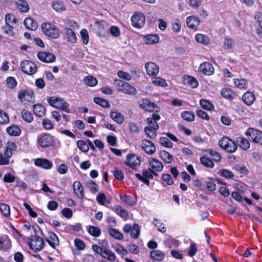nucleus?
I'll use <instances>...</instances> for the list:
<instances>
[{"mask_svg": "<svg viewBox=\"0 0 262 262\" xmlns=\"http://www.w3.org/2000/svg\"><path fill=\"white\" fill-rule=\"evenodd\" d=\"M219 145L220 147L230 153L235 152L237 148L235 142L227 137H224L219 140Z\"/></svg>", "mask_w": 262, "mask_h": 262, "instance_id": "1", "label": "nucleus"}, {"mask_svg": "<svg viewBox=\"0 0 262 262\" xmlns=\"http://www.w3.org/2000/svg\"><path fill=\"white\" fill-rule=\"evenodd\" d=\"M41 29L45 35L52 38H57L60 36V33L58 28L50 23H42Z\"/></svg>", "mask_w": 262, "mask_h": 262, "instance_id": "2", "label": "nucleus"}, {"mask_svg": "<svg viewBox=\"0 0 262 262\" xmlns=\"http://www.w3.org/2000/svg\"><path fill=\"white\" fill-rule=\"evenodd\" d=\"M48 101L51 106L66 112H69V105L63 99L51 97L48 99Z\"/></svg>", "mask_w": 262, "mask_h": 262, "instance_id": "3", "label": "nucleus"}, {"mask_svg": "<svg viewBox=\"0 0 262 262\" xmlns=\"http://www.w3.org/2000/svg\"><path fill=\"white\" fill-rule=\"evenodd\" d=\"M30 248L34 251H40L43 247V239L38 235H32L29 242Z\"/></svg>", "mask_w": 262, "mask_h": 262, "instance_id": "4", "label": "nucleus"}, {"mask_svg": "<svg viewBox=\"0 0 262 262\" xmlns=\"http://www.w3.org/2000/svg\"><path fill=\"white\" fill-rule=\"evenodd\" d=\"M37 142L41 147L46 148L53 144L54 138L49 134H42L38 137Z\"/></svg>", "mask_w": 262, "mask_h": 262, "instance_id": "5", "label": "nucleus"}, {"mask_svg": "<svg viewBox=\"0 0 262 262\" xmlns=\"http://www.w3.org/2000/svg\"><path fill=\"white\" fill-rule=\"evenodd\" d=\"M21 70L29 75L34 74L37 70L36 64L30 60H25L20 63Z\"/></svg>", "mask_w": 262, "mask_h": 262, "instance_id": "6", "label": "nucleus"}, {"mask_svg": "<svg viewBox=\"0 0 262 262\" xmlns=\"http://www.w3.org/2000/svg\"><path fill=\"white\" fill-rule=\"evenodd\" d=\"M116 81L118 82L117 84L119 86L118 88L119 91L130 95H134L136 94V89L128 83L121 80H116Z\"/></svg>", "mask_w": 262, "mask_h": 262, "instance_id": "7", "label": "nucleus"}, {"mask_svg": "<svg viewBox=\"0 0 262 262\" xmlns=\"http://www.w3.org/2000/svg\"><path fill=\"white\" fill-rule=\"evenodd\" d=\"M247 136H250L253 142L262 145V132L252 128H249L246 132Z\"/></svg>", "mask_w": 262, "mask_h": 262, "instance_id": "8", "label": "nucleus"}, {"mask_svg": "<svg viewBox=\"0 0 262 262\" xmlns=\"http://www.w3.org/2000/svg\"><path fill=\"white\" fill-rule=\"evenodd\" d=\"M18 98L24 104L28 102H33L35 100L33 93L27 90H21L19 92Z\"/></svg>", "mask_w": 262, "mask_h": 262, "instance_id": "9", "label": "nucleus"}, {"mask_svg": "<svg viewBox=\"0 0 262 262\" xmlns=\"http://www.w3.org/2000/svg\"><path fill=\"white\" fill-rule=\"evenodd\" d=\"M132 25L137 28H141L145 25V16L140 13H137L132 17Z\"/></svg>", "mask_w": 262, "mask_h": 262, "instance_id": "10", "label": "nucleus"}, {"mask_svg": "<svg viewBox=\"0 0 262 262\" xmlns=\"http://www.w3.org/2000/svg\"><path fill=\"white\" fill-rule=\"evenodd\" d=\"M141 160L139 157L135 154H129L127 155L125 163L130 168H134L136 166H139Z\"/></svg>", "mask_w": 262, "mask_h": 262, "instance_id": "11", "label": "nucleus"}, {"mask_svg": "<svg viewBox=\"0 0 262 262\" xmlns=\"http://www.w3.org/2000/svg\"><path fill=\"white\" fill-rule=\"evenodd\" d=\"M141 146L144 150L148 155H152L156 151L154 144L148 140H143Z\"/></svg>", "mask_w": 262, "mask_h": 262, "instance_id": "12", "label": "nucleus"}, {"mask_svg": "<svg viewBox=\"0 0 262 262\" xmlns=\"http://www.w3.org/2000/svg\"><path fill=\"white\" fill-rule=\"evenodd\" d=\"M145 68L147 74L149 76H156L159 73V67L154 62H146L145 64Z\"/></svg>", "mask_w": 262, "mask_h": 262, "instance_id": "13", "label": "nucleus"}, {"mask_svg": "<svg viewBox=\"0 0 262 262\" xmlns=\"http://www.w3.org/2000/svg\"><path fill=\"white\" fill-rule=\"evenodd\" d=\"M38 58L44 62H53L55 60V56L51 53L46 52H39L37 53Z\"/></svg>", "mask_w": 262, "mask_h": 262, "instance_id": "14", "label": "nucleus"}, {"mask_svg": "<svg viewBox=\"0 0 262 262\" xmlns=\"http://www.w3.org/2000/svg\"><path fill=\"white\" fill-rule=\"evenodd\" d=\"M199 71L205 75H211L214 72V68L209 62H205L200 65Z\"/></svg>", "mask_w": 262, "mask_h": 262, "instance_id": "15", "label": "nucleus"}, {"mask_svg": "<svg viewBox=\"0 0 262 262\" xmlns=\"http://www.w3.org/2000/svg\"><path fill=\"white\" fill-rule=\"evenodd\" d=\"M160 119V116L158 114L154 113L152 115L151 117H149L147 119V121L149 126L148 127H150V128L154 129L156 130H157L159 128V126L157 123V121L159 120Z\"/></svg>", "mask_w": 262, "mask_h": 262, "instance_id": "16", "label": "nucleus"}, {"mask_svg": "<svg viewBox=\"0 0 262 262\" xmlns=\"http://www.w3.org/2000/svg\"><path fill=\"white\" fill-rule=\"evenodd\" d=\"M17 21L14 15L10 13L6 15L5 23L7 26H10L11 28H16L17 26Z\"/></svg>", "mask_w": 262, "mask_h": 262, "instance_id": "17", "label": "nucleus"}, {"mask_svg": "<svg viewBox=\"0 0 262 262\" xmlns=\"http://www.w3.org/2000/svg\"><path fill=\"white\" fill-rule=\"evenodd\" d=\"M74 192L79 199L84 198L83 187L79 181H75L73 184Z\"/></svg>", "mask_w": 262, "mask_h": 262, "instance_id": "18", "label": "nucleus"}, {"mask_svg": "<svg viewBox=\"0 0 262 262\" xmlns=\"http://www.w3.org/2000/svg\"><path fill=\"white\" fill-rule=\"evenodd\" d=\"M35 164L45 169H50L52 166V163L48 159L38 158L34 161Z\"/></svg>", "mask_w": 262, "mask_h": 262, "instance_id": "19", "label": "nucleus"}, {"mask_svg": "<svg viewBox=\"0 0 262 262\" xmlns=\"http://www.w3.org/2000/svg\"><path fill=\"white\" fill-rule=\"evenodd\" d=\"M186 23L189 28L196 29L200 24V20L195 16H190L187 18Z\"/></svg>", "mask_w": 262, "mask_h": 262, "instance_id": "20", "label": "nucleus"}, {"mask_svg": "<svg viewBox=\"0 0 262 262\" xmlns=\"http://www.w3.org/2000/svg\"><path fill=\"white\" fill-rule=\"evenodd\" d=\"M221 95L223 97L229 100H232L237 97V94L229 88H224L221 91Z\"/></svg>", "mask_w": 262, "mask_h": 262, "instance_id": "21", "label": "nucleus"}, {"mask_svg": "<svg viewBox=\"0 0 262 262\" xmlns=\"http://www.w3.org/2000/svg\"><path fill=\"white\" fill-rule=\"evenodd\" d=\"M156 104L147 99H143L140 104V106L146 111L152 112L154 110Z\"/></svg>", "mask_w": 262, "mask_h": 262, "instance_id": "22", "label": "nucleus"}, {"mask_svg": "<svg viewBox=\"0 0 262 262\" xmlns=\"http://www.w3.org/2000/svg\"><path fill=\"white\" fill-rule=\"evenodd\" d=\"M242 99L247 105H251L254 102L255 97L253 93L251 92H247L243 95Z\"/></svg>", "mask_w": 262, "mask_h": 262, "instance_id": "23", "label": "nucleus"}, {"mask_svg": "<svg viewBox=\"0 0 262 262\" xmlns=\"http://www.w3.org/2000/svg\"><path fill=\"white\" fill-rule=\"evenodd\" d=\"M64 35L68 41L75 43L77 41V37L75 32L70 28L64 29Z\"/></svg>", "mask_w": 262, "mask_h": 262, "instance_id": "24", "label": "nucleus"}, {"mask_svg": "<svg viewBox=\"0 0 262 262\" xmlns=\"http://www.w3.org/2000/svg\"><path fill=\"white\" fill-rule=\"evenodd\" d=\"M149 164L151 167L156 171H161L163 170V164L160 161L156 159H150L149 160Z\"/></svg>", "mask_w": 262, "mask_h": 262, "instance_id": "25", "label": "nucleus"}, {"mask_svg": "<svg viewBox=\"0 0 262 262\" xmlns=\"http://www.w3.org/2000/svg\"><path fill=\"white\" fill-rule=\"evenodd\" d=\"M11 246V241L6 235L0 237V250H7Z\"/></svg>", "mask_w": 262, "mask_h": 262, "instance_id": "26", "label": "nucleus"}, {"mask_svg": "<svg viewBox=\"0 0 262 262\" xmlns=\"http://www.w3.org/2000/svg\"><path fill=\"white\" fill-rule=\"evenodd\" d=\"M114 211L124 220H126L129 216L128 212L120 205H117L113 208Z\"/></svg>", "mask_w": 262, "mask_h": 262, "instance_id": "27", "label": "nucleus"}, {"mask_svg": "<svg viewBox=\"0 0 262 262\" xmlns=\"http://www.w3.org/2000/svg\"><path fill=\"white\" fill-rule=\"evenodd\" d=\"M16 4L17 9L22 13L27 12L29 10V6L25 0H18Z\"/></svg>", "mask_w": 262, "mask_h": 262, "instance_id": "28", "label": "nucleus"}, {"mask_svg": "<svg viewBox=\"0 0 262 262\" xmlns=\"http://www.w3.org/2000/svg\"><path fill=\"white\" fill-rule=\"evenodd\" d=\"M49 244L53 248H55L59 243V241L56 234L53 232L49 233V237L47 239Z\"/></svg>", "mask_w": 262, "mask_h": 262, "instance_id": "29", "label": "nucleus"}, {"mask_svg": "<svg viewBox=\"0 0 262 262\" xmlns=\"http://www.w3.org/2000/svg\"><path fill=\"white\" fill-rule=\"evenodd\" d=\"M111 118L119 124H121L124 121V118L122 114L118 112H111Z\"/></svg>", "mask_w": 262, "mask_h": 262, "instance_id": "30", "label": "nucleus"}, {"mask_svg": "<svg viewBox=\"0 0 262 262\" xmlns=\"http://www.w3.org/2000/svg\"><path fill=\"white\" fill-rule=\"evenodd\" d=\"M25 27L31 30H36L37 28V24L32 18L30 17L26 18L24 22Z\"/></svg>", "mask_w": 262, "mask_h": 262, "instance_id": "31", "label": "nucleus"}, {"mask_svg": "<svg viewBox=\"0 0 262 262\" xmlns=\"http://www.w3.org/2000/svg\"><path fill=\"white\" fill-rule=\"evenodd\" d=\"M150 255L152 258L158 261H162L165 257V253L159 250L151 251Z\"/></svg>", "mask_w": 262, "mask_h": 262, "instance_id": "32", "label": "nucleus"}, {"mask_svg": "<svg viewBox=\"0 0 262 262\" xmlns=\"http://www.w3.org/2000/svg\"><path fill=\"white\" fill-rule=\"evenodd\" d=\"M34 114L40 117H43L46 113L45 107L41 104H36L33 106Z\"/></svg>", "mask_w": 262, "mask_h": 262, "instance_id": "33", "label": "nucleus"}, {"mask_svg": "<svg viewBox=\"0 0 262 262\" xmlns=\"http://www.w3.org/2000/svg\"><path fill=\"white\" fill-rule=\"evenodd\" d=\"M236 141L239 147L244 150H247L250 147L249 142L244 138L238 137L236 138Z\"/></svg>", "mask_w": 262, "mask_h": 262, "instance_id": "34", "label": "nucleus"}, {"mask_svg": "<svg viewBox=\"0 0 262 262\" xmlns=\"http://www.w3.org/2000/svg\"><path fill=\"white\" fill-rule=\"evenodd\" d=\"M7 132L11 136H17L20 134L21 130L18 126L13 125L7 128Z\"/></svg>", "mask_w": 262, "mask_h": 262, "instance_id": "35", "label": "nucleus"}, {"mask_svg": "<svg viewBox=\"0 0 262 262\" xmlns=\"http://www.w3.org/2000/svg\"><path fill=\"white\" fill-rule=\"evenodd\" d=\"M224 48L229 51H233L235 49V45L233 40L229 38H226L224 41Z\"/></svg>", "mask_w": 262, "mask_h": 262, "instance_id": "36", "label": "nucleus"}, {"mask_svg": "<svg viewBox=\"0 0 262 262\" xmlns=\"http://www.w3.org/2000/svg\"><path fill=\"white\" fill-rule=\"evenodd\" d=\"M195 39L198 42L201 43L205 45H207L210 42L209 37L202 34H197L195 36Z\"/></svg>", "mask_w": 262, "mask_h": 262, "instance_id": "37", "label": "nucleus"}, {"mask_svg": "<svg viewBox=\"0 0 262 262\" xmlns=\"http://www.w3.org/2000/svg\"><path fill=\"white\" fill-rule=\"evenodd\" d=\"M94 101L96 104H98L104 108H109L111 106V105L108 101L99 97H94Z\"/></svg>", "mask_w": 262, "mask_h": 262, "instance_id": "38", "label": "nucleus"}, {"mask_svg": "<svg viewBox=\"0 0 262 262\" xmlns=\"http://www.w3.org/2000/svg\"><path fill=\"white\" fill-rule=\"evenodd\" d=\"M108 232L112 237L117 239H122L124 237L122 233L114 228H109L108 230Z\"/></svg>", "mask_w": 262, "mask_h": 262, "instance_id": "39", "label": "nucleus"}, {"mask_svg": "<svg viewBox=\"0 0 262 262\" xmlns=\"http://www.w3.org/2000/svg\"><path fill=\"white\" fill-rule=\"evenodd\" d=\"M160 156L161 158L167 163H171L172 161V156L169 152L165 150L160 151Z\"/></svg>", "mask_w": 262, "mask_h": 262, "instance_id": "40", "label": "nucleus"}, {"mask_svg": "<svg viewBox=\"0 0 262 262\" xmlns=\"http://www.w3.org/2000/svg\"><path fill=\"white\" fill-rule=\"evenodd\" d=\"M159 40V37L157 34H150L145 36V42L147 44H154Z\"/></svg>", "mask_w": 262, "mask_h": 262, "instance_id": "41", "label": "nucleus"}, {"mask_svg": "<svg viewBox=\"0 0 262 262\" xmlns=\"http://www.w3.org/2000/svg\"><path fill=\"white\" fill-rule=\"evenodd\" d=\"M184 82L185 84L189 85L192 88H195L198 85V81L191 76H187V77L185 78Z\"/></svg>", "mask_w": 262, "mask_h": 262, "instance_id": "42", "label": "nucleus"}, {"mask_svg": "<svg viewBox=\"0 0 262 262\" xmlns=\"http://www.w3.org/2000/svg\"><path fill=\"white\" fill-rule=\"evenodd\" d=\"M85 84L90 86H94L97 83V80L92 76H86L84 79Z\"/></svg>", "mask_w": 262, "mask_h": 262, "instance_id": "43", "label": "nucleus"}, {"mask_svg": "<svg viewBox=\"0 0 262 262\" xmlns=\"http://www.w3.org/2000/svg\"><path fill=\"white\" fill-rule=\"evenodd\" d=\"M201 107L208 111H211L214 109L213 104L210 101L204 99H201L200 101Z\"/></svg>", "mask_w": 262, "mask_h": 262, "instance_id": "44", "label": "nucleus"}, {"mask_svg": "<svg viewBox=\"0 0 262 262\" xmlns=\"http://www.w3.org/2000/svg\"><path fill=\"white\" fill-rule=\"evenodd\" d=\"M140 229L138 224H134L133 229L130 233V236L132 238L137 239L140 235Z\"/></svg>", "mask_w": 262, "mask_h": 262, "instance_id": "45", "label": "nucleus"}, {"mask_svg": "<svg viewBox=\"0 0 262 262\" xmlns=\"http://www.w3.org/2000/svg\"><path fill=\"white\" fill-rule=\"evenodd\" d=\"M152 224L155 227H157L158 231L162 233H165L166 232V228L160 220L154 219Z\"/></svg>", "mask_w": 262, "mask_h": 262, "instance_id": "46", "label": "nucleus"}, {"mask_svg": "<svg viewBox=\"0 0 262 262\" xmlns=\"http://www.w3.org/2000/svg\"><path fill=\"white\" fill-rule=\"evenodd\" d=\"M52 6L58 12H61L66 9L63 3L60 1L54 2L52 3Z\"/></svg>", "mask_w": 262, "mask_h": 262, "instance_id": "47", "label": "nucleus"}, {"mask_svg": "<svg viewBox=\"0 0 262 262\" xmlns=\"http://www.w3.org/2000/svg\"><path fill=\"white\" fill-rule=\"evenodd\" d=\"M181 117L184 120L187 121H192L194 120L195 116L193 112L190 111H185L181 114Z\"/></svg>", "mask_w": 262, "mask_h": 262, "instance_id": "48", "label": "nucleus"}, {"mask_svg": "<svg viewBox=\"0 0 262 262\" xmlns=\"http://www.w3.org/2000/svg\"><path fill=\"white\" fill-rule=\"evenodd\" d=\"M200 162L202 164L207 167L213 168L214 166L213 162L209 158L206 157H202L200 158Z\"/></svg>", "mask_w": 262, "mask_h": 262, "instance_id": "49", "label": "nucleus"}, {"mask_svg": "<svg viewBox=\"0 0 262 262\" xmlns=\"http://www.w3.org/2000/svg\"><path fill=\"white\" fill-rule=\"evenodd\" d=\"M21 116L25 121L29 123L31 122L33 119V115L30 112L25 110L22 111Z\"/></svg>", "mask_w": 262, "mask_h": 262, "instance_id": "50", "label": "nucleus"}, {"mask_svg": "<svg viewBox=\"0 0 262 262\" xmlns=\"http://www.w3.org/2000/svg\"><path fill=\"white\" fill-rule=\"evenodd\" d=\"M96 200L102 205H105L106 203L108 204L111 203L109 200H107L106 195L103 193H99L97 196Z\"/></svg>", "mask_w": 262, "mask_h": 262, "instance_id": "51", "label": "nucleus"}, {"mask_svg": "<svg viewBox=\"0 0 262 262\" xmlns=\"http://www.w3.org/2000/svg\"><path fill=\"white\" fill-rule=\"evenodd\" d=\"M88 231L90 234L95 237H99L101 234L100 229L96 226H90Z\"/></svg>", "mask_w": 262, "mask_h": 262, "instance_id": "52", "label": "nucleus"}, {"mask_svg": "<svg viewBox=\"0 0 262 262\" xmlns=\"http://www.w3.org/2000/svg\"><path fill=\"white\" fill-rule=\"evenodd\" d=\"M0 210L5 216H8L10 214V208L9 205L6 204H0Z\"/></svg>", "mask_w": 262, "mask_h": 262, "instance_id": "53", "label": "nucleus"}, {"mask_svg": "<svg viewBox=\"0 0 262 262\" xmlns=\"http://www.w3.org/2000/svg\"><path fill=\"white\" fill-rule=\"evenodd\" d=\"M218 174L227 179L232 178L234 177V174L231 171L224 169L220 170Z\"/></svg>", "mask_w": 262, "mask_h": 262, "instance_id": "54", "label": "nucleus"}, {"mask_svg": "<svg viewBox=\"0 0 262 262\" xmlns=\"http://www.w3.org/2000/svg\"><path fill=\"white\" fill-rule=\"evenodd\" d=\"M102 256L108 259L110 261H114L116 259L115 254L112 251L106 249L104 250Z\"/></svg>", "mask_w": 262, "mask_h": 262, "instance_id": "55", "label": "nucleus"}, {"mask_svg": "<svg viewBox=\"0 0 262 262\" xmlns=\"http://www.w3.org/2000/svg\"><path fill=\"white\" fill-rule=\"evenodd\" d=\"M77 144L78 148L84 152H87L89 149V145L83 140H78Z\"/></svg>", "mask_w": 262, "mask_h": 262, "instance_id": "56", "label": "nucleus"}, {"mask_svg": "<svg viewBox=\"0 0 262 262\" xmlns=\"http://www.w3.org/2000/svg\"><path fill=\"white\" fill-rule=\"evenodd\" d=\"M144 131L146 135L150 138H155L157 136V131L150 127L146 126Z\"/></svg>", "mask_w": 262, "mask_h": 262, "instance_id": "57", "label": "nucleus"}, {"mask_svg": "<svg viewBox=\"0 0 262 262\" xmlns=\"http://www.w3.org/2000/svg\"><path fill=\"white\" fill-rule=\"evenodd\" d=\"M152 82L156 85L161 86H165L167 85L165 80L160 77H155L153 78Z\"/></svg>", "mask_w": 262, "mask_h": 262, "instance_id": "58", "label": "nucleus"}, {"mask_svg": "<svg viewBox=\"0 0 262 262\" xmlns=\"http://www.w3.org/2000/svg\"><path fill=\"white\" fill-rule=\"evenodd\" d=\"M6 85L11 89H14L16 86L17 82L15 78L13 77H9L6 79Z\"/></svg>", "mask_w": 262, "mask_h": 262, "instance_id": "59", "label": "nucleus"}, {"mask_svg": "<svg viewBox=\"0 0 262 262\" xmlns=\"http://www.w3.org/2000/svg\"><path fill=\"white\" fill-rule=\"evenodd\" d=\"M112 172L115 178L118 180L121 181L124 179V173L121 170L118 168H115Z\"/></svg>", "mask_w": 262, "mask_h": 262, "instance_id": "60", "label": "nucleus"}, {"mask_svg": "<svg viewBox=\"0 0 262 262\" xmlns=\"http://www.w3.org/2000/svg\"><path fill=\"white\" fill-rule=\"evenodd\" d=\"M9 118L8 114L5 112L0 110V124H5L9 122Z\"/></svg>", "mask_w": 262, "mask_h": 262, "instance_id": "61", "label": "nucleus"}, {"mask_svg": "<svg viewBox=\"0 0 262 262\" xmlns=\"http://www.w3.org/2000/svg\"><path fill=\"white\" fill-rule=\"evenodd\" d=\"M86 186L92 192L95 193L98 191V185L92 181L88 182L86 183Z\"/></svg>", "mask_w": 262, "mask_h": 262, "instance_id": "62", "label": "nucleus"}, {"mask_svg": "<svg viewBox=\"0 0 262 262\" xmlns=\"http://www.w3.org/2000/svg\"><path fill=\"white\" fill-rule=\"evenodd\" d=\"M80 35L82 39V42L84 45H86L89 42V37L88 31L86 29H82L80 31Z\"/></svg>", "mask_w": 262, "mask_h": 262, "instance_id": "63", "label": "nucleus"}, {"mask_svg": "<svg viewBox=\"0 0 262 262\" xmlns=\"http://www.w3.org/2000/svg\"><path fill=\"white\" fill-rule=\"evenodd\" d=\"M235 85L239 89H243L246 88V80L244 79H235L234 80Z\"/></svg>", "mask_w": 262, "mask_h": 262, "instance_id": "64", "label": "nucleus"}]
</instances>
